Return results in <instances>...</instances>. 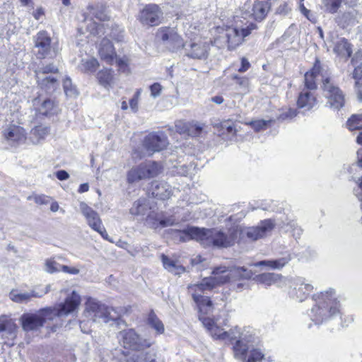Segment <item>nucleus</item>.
Returning a JSON list of instances; mask_svg holds the SVG:
<instances>
[{"label": "nucleus", "instance_id": "f257e3e1", "mask_svg": "<svg viewBox=\"0 0 362 362\" xmlns=\"http://www.w3.org/2000/svg\"><path fill=\"white\" fill-rule=\"evenodd\" d=\"M239 235V229L233 227L226 232L216 229H205L194 226L177 232L176 237L181 242L196 240L204 246H214L217 248H226L233 246Z\"/></svg>", "mask_w": 362, "mask_h": 362}, {"label": "nucleus", "instance_id": "f03ea898", "mask_svg": "<svg viewBox=\"0 0 362 362\" xmlns=\"http://www.w3.org/2000/svg\"><path fill=\"white\" fill-rule=\"evenodd\" d=\"M81 303V297L76 292L66 297L64 303L57 308H46L33 313H25L21 317V325L24 331H35L43 327L57 317L68 315L74 312Z\"/></svg>", "mask_w": 362, "mask_h": 362}, {"label": "nucleus", "instance_id": "7ed1b4c3", "mask_svg": "<svg viewBox=\"0 0 362 362\" xmlns=\"http://www.w3.org/2000/svg\"><path fill=\"white\" fill-rule=\"evenodd\" d=\"M316 305L312 308L309 316L312 321L319 325L339 313V303L332 289L315 296Z\"/></svg>", "mask_w": 362, "mask_h": 362}, {"label": "nucleus", "instance_id": "20e7f679", "mask_svg": "<svg viewBox=\"0 0 362 362\" xmlns=\"http://www.w3.org/2000/svg\"><path fill=\"white\" fill-rule=\"evenodd\" d=\"M319 73L320 61L316 60L313 69L305 74L304 86L298 94L297 105L303 111H309L317 104L315 93L317 88V81H319Z\"/></svg>", "mask_w": 362, "mask_h": 362}, {"label": "nucleus", "instance_id": "39448f33", "mask_svg": "<svg viewBox=\"0 0 362 362\" xmlns=\"http://www.w3.org/2000/svg\"><path fill=\"white\" fill-rule=\"evenodd\" d=\"M85 315L94 322L103 324L110 321L115 322L118 326H127L115 310L93 298H88L86 303Z\"/></svg>", "mask_w": 362, "mask_h": 362}, {"label": "nucleus", "instance_id": "423d86ee", "mask_svg": "<svg viewBox=\"0 0 362 362\" xmlns=\"http://www.w3.org/2000/svg\"><path fill=\"white\" fill-rule=\"evenodd\" d=\"M322 83V89L325 97L327 99L328 105L339 110L345 103V97L342 90L333 82L330 72L320 64L319 81Z\"/></svg>", "mask_w": 362, "mask_h": 362}, {"label": "nucleus", "instance_id": "0eeeda50", "mask_svg": "<svg viewBox=\"0 0 362 362\" xmlns=\"http://www.w3.org/2000/svg\"><path fill=\"white\" fill-rule=\"evenodd\" d=\"M212 276L204 278L199 284L188 286V290L192 293L201 294L210 291L217 286L227 283L230 280L228 269L226 267H218L214 269Z\"/></svg>", "mask_w": 362, "mask_h": 362}, {"label": "nucleus", "instance_id": "6e6552de", "mask_svg": "<svg viewBox=\"0 0 362 362\" xmlns=\"http://www.w3.org/2000/svg\"><path fill=\"white\" fill-rule=\"evenodd\" d=\"M162 171L161 165L154 161H148L132 168L127 173V182L134 183L144 179L158 176Z\"/></svg>", "mask_w": 362, "mask_h": 362}, {"label": "nucleus", "instance_id": "1a4fd4ad", "mask_svg": "<svg viewBox=\"0 0 362 362\" xmlns=\"http://www.w3.org/2000/svg\"><path fill=\"white\" fill-rule=\"evenodd\" d=\"M119 343L125 349L141 351L151 346V342L143 339L132 328L124 329L117 333Z\"/></svg>", "mask_w": 362, "mask_h": 362}, {"label": "nucleus", "instance_id": "9d476101", "mask_svg": "<svg viewBox=\"0 0 362 362\" xmlns=\"http://www.w3.org/2000/svg\"><path fill=\"white\" fill-rule=\"evenodd\" d=\"M275 225L274 220L264 219L256 226L246 227L239 230V235L247 238L251 241H255L270 235Z\"/></svg>", "mask_w": 362, "mask_h": 362}, {"label": "nucleus", "instance_id": "9b49d317", "mask_svg": "<svg viewBox=\"0 0 362 362\" xmlns=\"http://www.w3.org/2000/svg\"><path fill=\"white\" fill-rule=\"evenodd\" d=\"M158 38L170 50L175 52L185 47V42L176 27H161L156 33Z\"/></svg>", "mask_w": 362, "mask_h": 362}, {"label": "nucleus", "instance_id": "f8f14e48", "mask_svg": "<svg viewBox=\"0 0 362 362\" xmlns=\"http://www.w3.org/2000/svg\"><path fill=\"white\" fill-rule=\"evenodd\" d=\"M57 67L53 64L39 67L35 71V76L38 85L46 91H54L59 86L58 79L52 76H46L49 73H57Z\"/></svg>", "mask_w": 362, "mask_h": 362}, {"label": "nucleus", "instance_id": "ddd939ff", "mask_svg": "<svg viewBox=\"0 0 362 362\" xmlns=\"http://www.w3.org/2000/svg\"><path fill=\"white\" fill-rule=\"evenodd\" d=\"M228 332L230 333V336L228 337L226 340L230 341L233 340L236 341L235 345L233 346L235 357L238 359L245 360L246 353L250 347L248 344L252 341V336L247 337L246 334L243 333L240 334L238 327L232 329Z\"/></svg>", "mask_w": 362, "mask_h": 362}, {"label": "nucleus", "instance_id": "4468645a", "mask_svg": "<svg viewBox=\"0 0 362 362\" xmlns=\"http://www.w3.org/2000/svg\"><path fill=\"white\" fill-rule=\"evenodd\" d=\"M257 29L255 23H250L245 28L238 29L237 28H230L226 30V37L228 40V47L235 49L242 44L244 38L251 34L252 31Z\"/></svg>", "mask_w": 362, "mask_h": 362}, {"label": "nucleus", "instance_id": "2eb2a0df", "mask_svg": "<svg viewBox=\"0 0 362 362\" xmlns=\"http://www.w3.org/2000/svg\"><path fill=\"white\" fill-rule=\"evenodd\" d=\"M313 286L301 277H297L292 280L288 293L290 296L299 301H303L308 298L313 291Z\"/></svg>", "mask_w": 362, "mask_h": 362}, {"label": "nucleus", "instance_id": "dca6fc26", "mask_svg": "<svg viewBox=\"0 0 362 362\" xmlns=\"http://www.w3.org/2000/svg\"><path fill=\"white\" fill-rule=\"evenodd\" d=\"M163 13L160 8L154 4L146 5L140 12L139 19L142 24L154 26L161 22Z\"/></svg>", "mask_w": 362, "mask_h": 362}, {"label": "nucleus", "instance_id": "f3484780", "mask_svg": "<svg viewBox=\"0 0 362 362\" xmlns=\"http://www.w3.org/2000/svg\"><path fill=\"white\" fill-rule=\"evenodd\" d=\"M168 144V138L165 134L151 133L144 140V146L147 151L153 153L160 151Z\"/></svg>", "mask_w": 362, "mask_h": 362}, {"label": "nucleus", "instance_id": "a211bd4d", "mask_svg": "<svg viewBox=\"0 0 362 362\" xmlns=\"http://www.w3.org/2000/svg\"><path fill=\"white\" fill-rule=\"evenodd\" d=\"M185 55L192 59H205L208 57L210 44L206 41L199 40L192 42L189 45H185Z\"/></svg>", "mask_w": 362, "mask_h": 362}, {"label": "nucleus", "instance_id": "6ab92c4d", "mask_svg": "<svg viewBox=\"0 0 362 362\" xmlns=\"http://www.w3.org/2000/svg\"><path fill=\"white\" fill-rule=\"evenodd\" d=\"M4 138L13 146L23 144L26 140L25 130L21 126L9 124L3 131Z\"/></svg>", "mask_w": 362, "mask_h": 362}, {"label": "nucleus", "instance_id": "aec40b11", "mask_svg": "<svg viewBox=\"0 0 362 362\" xmlns=\"http://www.w3.org/2000/svg\"><path fill=\"white\" fill-rule=\"evenodd\" d=\"M51 38L45 31L39 32L35 38V52L38 58L44 59L50 52Z\"/></svg>", "mask_w": 362, "mask_h": 362}, {"label": "nucleus", "instance_id": "412c9836", "mask_svg": "<svg viewBox=\"0 0 362 362\" xmlns=\"http://www.w3.org/2000/svg\"><path fill=\"white\" fill-rule=\"evenodd\" d=\"M81 214L86 219L88 225L93 230L98 228L103 224L102 220L97 211L93 210L86 203L81 202L79 204Z\"/></svg>", "mask_w": 362, "mask_h": 362}, {"label": "nucleus", "instance_id": "4be33fe9", "mask_svg": "<svg viewBox=\"0 0 362 362\" xmlns=\"http://www.w3.org/2000/svg\"><path fill=\"white\" fill-rule=\"evenodd\" d=\"M199 320L214 339L226 341L228 337L230 336V332H227L218 327L213 319L200 316Z\"/></svg>", "mask_w": 362, "mask_h": 362}, {"label": "nucleus", "instance_id": "5701e85b", "mask_svg": "<svg viewBox=\"0 0 362 362\" xmlns=\"http://www.w3.org/2000/svg\"><path fill=\"white\" fill-rule=\"evenodd\" d=\"M347 127L350 131L358 130L359 134L356 138V141L362 144V117L361 115H353L347 121ZM358 165L362 168V148L357 151Z\"/></svg>", "mask_w": 362, "mask_h": 362}, {"label": "nucleus", "instance_id": "b1692460", "mask_svg": "<svg viewBox=\"0 0 362 362\" xmlns=\"http://www.w3.org/2000/svg\"><path fill=\"white\" fill-rule=\"evenodd\" d=\"M51 286L49 284L47 285L45 289L41 290L40 291H36L35 290L32 291L30 293H16L15 291H11L10 293L11 299L16 303H27L31 300L32 298H41L46 293H47L50 291Z\"/></svg>", "mask_w": 362, "mask_h": 362}, {"label": "nucleus", "instance_id": "393cba45", "mask_svg": "<svg viewBox=\"0 0 362 362\" xmlns=\"http://www.w3.org/2000/svg\"><path fill=\"white\" fill-rule=\"evenodd\" d=\"M98 53L100 59L106 63L109 64H112L114 63L116 52L110 40L104 38L101 40Z\"/></svg>", "mask_w": 362, "mask_h": 362}, {"label": "nucleus", "instance_id": "a878e982", "mask_svg": "<svg viewBox=\"0 0 362 362\" xmlns=\"http://www.w3.org/2000/svg\"><path fill=\"white\" fill-rule=\"evenodd\" d=\"M151 193L153 197L161 200H165L173 194V189L165 182L154 181L151 184Z\"/></svg>", "mask_w": 362, "mask_h": 362}, {"label": "nucleus", "instance_id": "bb28decb", "mask_svg": "<svg viewBox=\"0 0 362 362\" xmlns=\"http://www.w3.org/2000/svg\"><path fill=\"white\" fill-rule=\"evenodd\" d=\"M255 280L257 283L262 284L266 286L276 285L279 287H281L286 281V279L281 274L275 273H263L257 275L255 277Z\"/></svg>", "mask_w": 362, "mask_h": 362}, {"label": "nucleus", "instance_id": "cd10ccee", "mask_svg": "<svg viewBox=\"0 0 362 362\" xmlns=\"http://www.w3.org/2000/svg\"><path fill=\"white\" fill-rule=\"evenodd\" d=\"M130 213L134 216H145L152 214L153 216H155V214L153 211H151V207H149L148 202L146 199H139L136 201L132 207L130 209Z\"/></svg>", "mask_w": 362, "mask_h": 362}, {"label": "nucleus", "instance_id": "c85d7f7f", "mask_svg": "<svg viewBox=\"0 0 362 362\" xmlns=\"http://www.w3.org/2000/svg\"><path fill=\"white\" fill-rule=\"evenodd\" d=\"M271 4L268 1H256L252 6V15L256 21L263 20L270 10Z\"/></svg>", "mask_w": 362, "mask_h": 362}, {"label": "nucleus", "instance_id": "c756f323", "mask_svg": "<svg viewBox=\"0 0 362 362\" xmlns=\"http://www.w3.org/2000/svg\"><path fill=\"white\" fill-rule=\"evenodd\" d=\"M161 260L164 268L175 275H180L185 272V268L178 261L173 260L165 255H162Z\"/></svg>", "mask_w": 362, "mask_h": 362}, {"label": "nucleus", "instance_id": "7c9ffc66", "mask_svg": "<svg viewBox=\"0 0 362 362\" xmlns=\"http://www.w3.org/2000/svg\"><path fill=\"white\" fill-rule=\"evenodd\" d=\"M291 259V255L288 254L283 257L272 260H262L255 263V267L267 266L274 269H281L286 265Z\"/></svg>", "mask_w": 362, "mask_h": 362}, {"label": "nucleus", "instance_id": "2f4dec72", "mask_svg": "<svg viewBox=\"0 0 362 362\" xmlns=\"http://www.w3.org/2000/svg\"><path fill=\"white\" fill-rule=\"evenodd\" d=\"M192 296L201 313H207L212 310V302L207 296L199 293H192Z\"/></svg>", "mask_w": 362, "mask_h": 362}, {"label": "nucleus", "instance_id": "473e14b6", "mask_svg": "<svg viewBox=\"0 0 362 362\" xmlns=\"http://www.w3.org/2000/svg\"><path fill=\"white\" fill-rule=\"evenodd\" d=\"M146 223L151 228H157L158 226L164 228L173 226L176 221L173 217L162 219L157 217L156 214H155L154 217L151 214L146 218Z\"/></svg>", "mask_w": 362, "mask_h": 362}, {"label": "nucleus", "instance_id": "72a5a7b5", "mask_svg": "<svg viewBox=\"0 0 362 362\" xmlns=\"http://www.w3.org/2000/svg\"><path fill=\"white\" fill-rule=\"evenodd\" d=\"M334 52L339 56L349 58L352 53L350 44L348 41L342 37L339 38L334 44Z\"/></svg>", "mask_w": 362, "mask_h": 362}, {"label": "nucleus", "instance_id": "f704fd0d", "mask_svg": "<svg viewBox=\"0 0 362 362\" xmlns=\"http://www.w3.org/2000/svg\"><path fill=\"white\" fill-rule=\"evenodd\" d=\"M356 14L357 13L355 11L344 12L337 16L336 21L340 27L344 28L349 25H354L356 23Z\"/></svg>", "mask_w": 362, "mask_h": 362}, {"label": "nucleus", "instance_id": "c9c22d12", "mask_svg": "<svg viewBox=\"0 0 362 362\" xmlns=\"http://www.w3.org/2000/svg\"><path fill=\"white\" fill-rule=\"evenodd\" d=\"M97 78L99 83L105 88H108L111 86L113 80V75L111 69H103L97 74Z\"/></svg>", "mask_w": 362, "mask_h": 362}, {"label": "nucleus", "instance_id": "e433bc0d", "mask_svg": "<svg viewBox=\"0 0 362 362\" xmlns=\"http://www.w3.org/2000/svg\"><path fill=\"white\" fill-rule=\"evenodd\" d=\"M39 112L45 116L53 115L57 112V107L53 100L47 99L41 105Z\"/></svg>", "mask_w": 362, "mask_h": 362}, {"label": "nucleus", "instance_id": "4c0bfd02", "mask_svg": "<svg viewBox=\"0 0 362 362\" xmlns=\"http://www.w3.org/2000/svg\"><path fill=\"white\" fill-rule=\"evenodd\" d=\"M148 325L153 328L158 334L164 332V325L153 311L150 312L148 317Z\"/></svg>", "mask_w": 362, "mask_h": 362}, {"label": "nucleus", "instance_id": "58836bf2", "mask_svg": "<svg viewBox=\"0 0 362 362\" xmlns=\"http://www.w3.org/2000/svg\"><path fill=\"white\" fill-rule=\"evenodd\" d=\"M99 66L98 60L95 58H89L88 59H83L79 68L83 72H93Z\"/></svg>", "mask_w": 362, "mask_h": 362}, {"label": "nucleus", "instance_id": "ea45409f", "mask_svg": "<svg viewBox=\"0 0 362 362\" xmlns=\"http://www.w3.org/2000/svg\"><path fill=\"white\" fill-rule=\"evenodd\" d=\"M226 269H228V274L229 275L233 274L240 279H250L253 275L251 270H248L245 267H238L233 270H229L228 268Z\"/></svg>", "mask_w": 362, "mask_h": 362}, {"label": "nucleus", "instance_id": "a19ab883", "mask_svg": "<svg viewBox=\"0 0 362 362\" xmlns=\"http://www.w3.org/2000/svg\"><path fill=\"white\" fill-rule=\"evenodd\" d=\"M64 90L67 97L75 98L78 95L76 88L72 84L69 78H66L63 81Z\"/></svg>", "mask_w": 362, "mask_h": 362}, {"label": "nucleus", "instance_id": "79ce46f5", "mask_svg": "<svg viewBox=\"0 0 362 362\" xmlns=\"http://www.w3.org/2000/svg\"><path fill=\"white\" fill-rule=\"evenodd\" d=\"M325 9L331 13H334L344 0H322Z\"/></svg>", "mask_w": 362, "mask_h": 362}, {"label": "nucleus", "instance_id": "37998d69", "mask_svg": "<svg viewBox=\"0 0 362 362\" xmlns=\"http://www.w3.org/2000/svg\"><path fill=\"white\" fill-rule=\"evenodd\" d=\"M246 362H269L259 349H253L250 351Z\"/></svg>", "mask_w": 362, "mask_h": 362}, {"label": "nucleus", "instance_id": "c03bdc74", "mask_svg": "<svg viewBox=\"0 0 362 362\" xmlns=\"http://www.w3.org/2000/svg\"><path fill=\"white\" fill-rule=\"evenodd\" d=\"M32 134L35 136L37 141L45 139L49 134V128L46 126H37L32 129Z\"/></svg>", "mask_w": 362, "mask_h": 362}, {"label": "nucleus", "instance_id": "a18cd8bd", "mask_svg": "<svg viewBox=\"0 0 362 362\" xmlns=\"http://www.w3.org/2000/svg\"><path fill=\"white\" fill-rule=\"evenodd\" d=\"M194 168V166L192 163H189V165L183 164L175 166L174 173L178 175L188 176L192 174Z\"/></svg>", "mask_w": 362, "mask_h": 362}, {"label": "nucleus", "instance_id": "49530a36", "mask_svg": "<svg viewBox=\"0 0 362 362\" xmlns=\"http://www.w3.org/2000/svg\"><path fill=\"white\" fill-rule=\"evenodd\" d=\"M272 120L257 119L251 121L247 124L250 125L255 132H260L266 129L271 124Z\"/></svg>", "mask_w": 362, "mask_h": 362}, {"label": "nucleus", "instance_id": "de8ad7c7", "mask_svg": "<svg viewBox=\"0 0 362 362\" xmlns=\"http://www.w3.org/2000/svg\"><path fill=\"white\" fill-rule=\"evenodd\" d=\"M62 266L63 265L59 264L58 262L54 260L47 259L45 262V269L47 272L52 274L61 272Z\"/></svg>", "mask_w": 362, "mask_h": 362}, {"label": "nucleus", "instance_id": "09e8293b", "mask_svg": "<svg viewBox=\"0 0 362 362\" xmlns=\"http://www.w3.org/2000/svg\"><path fill=\"white\" fill-rule=\"evenodd\" d=\"M203 129V127L198 124L194 122H189L188 129L187 134L191 136H199Z\"/></svg>", "mask_w": 362, "mask_h": 362}, {"label": "nucleus", "instance_id": "8fccbe9b", "mask_svg": "<svg viewBox=\"0 0 362 362\" xmlns=\"http://www.w3.org/2000/svg\"><path fill=\"white\" fill-rule=\"evenodd\" d=\"M124 31L118 26L112 28L110 36L117 42H122L124 39Z\"/></svg>", "mask_w": 362, "mask_h": 362}, {"label": "nucleus", "instance_id": "3c124183", "mask_svg": "<svg viewBox=\"0 0 362 362\" xmlns=\"http://www.w3.org/2000/svg\"><path fill=\"white\" fill-rule=\"evenodd\" d=\"M126 362H146V356L143 352L134 353L129 355V357L126 359Z\"/></svg>", "mask_w": 362, "mask_h": 362}, {"label": "nucleus", "instance_id": "603ef678", "mask_svg": "<svg viewBox=\"0 0 362 362\" xmlns=\"http://www.w3.org/2000/svg\"><path fill=\"white\" fill-rule=\"evenodd\" d=\"M297 115V111L295 109L289 108L286 110L282 113H281L278 117L280 120H287L291 119Z\"/></svg>", "mask_w": 362, "mask_h": 362}, {"label": "nucleus", "instance_id": "864d4df0", "mask_svg": "<svg viewBox=\"0 0 362 362\" xmlns=\"http://www.w3.org/2000/svg\"><path fill=\"white\" fill-rule=\"evenodd\" d=\"M188 125H189V122H185L182 120L177 121L175 122V125L176 132L180 134H187V129H188Z\"/></svg>", "mask_w": 362, "mask_h": 362}, {"label": "nucleus", "instance_id": "5fc2aeb1", "mask_svg": "<svg viewBox=\"0 0 362 362\" xmlns=\"http://www.w3.org/2000/svg\"><path fill=\"white\" fill-rule=\"evenodd\" d=\"M162 89L163 88L160 83H154L150 86L151 95L154 98L158 97L161 93Z\"/></svg>", "mask_w": 362, "mask_h": 362}, {"label": "nucleus", "instance_id": "6e6d98bb", "mask_svg": "<svg viewBox=\"0 0 362 362\" xmlns=\"http://www.w3.org/2000/svg\"><path fill=\"white\" fill-rule=\"evenodd\" d=\"M288 226L292 229L293 236L297 239L299 238L302 234L303 230L295 222H291Z\"/></svg>", "mask_w": 362, "mask_h": 362}, {"label": "nucleus", "instance_id": "4d7b16f0", "mask_svg": "<svg viewBox=\"0 0 362 362\" xmlns=\"http://www.w3.org/2000/svg\"><path fill=\"white\" fill-rule=\"evenodd\" d=\"M233 79L236 80V83L238 84L240 88L245 89L249 85V80L246 77H238L237 75H234Z\"/></svg>", "mask_w": 362, "mask_h": 362}, {"label": "nucleus", "instance_id": "13d9d810", "mask_svg": "<svg viewBox=\"0 0 362 362\" xmlns=\"http://www.w3.org/2000/svg\"><path fill=\"white\" fill-rule=\"evenodd\" d=\"M93 15L97 19H98L100 21H107V20H108V18H109L108 16L107 15V13L105 12V11L103 8L96 10L93 13Z\"/></svg>", "mask_w": 362, "mask_h": 362}, {"label": "nucleus", "instance_id": "bf43d9fd", "mask_svg": "<svg viewBox=\"0 0 362 362\" xmlns=\"http://www.w3.org/2000/svg\"><path fill=\"white\" fill-rule=\"evenodd\" d=\"M95 231L98 232L103 237V239L110 243H113L112 239L110 238L103 224L100 226L98 228L95 229Z\"/></svg>", "mask_w": 362, "mask_h": 362}, {"label": "nucleus", "instance_id": "052dcab7", "mask_svg": "<svg viewBox=\"0 0 362 362\" xmlns=\"http://www.w3.org/2000/svg\"><path fill=\"white\" fill-rule=\"evenodd\" d=\"M114 62L117 64L119 69H124L128 64L129 59L127 57L117 58L116 56Z\"/></svg>", "mask_w": 362, "mask_h": 362}, {"label": "nucleus", "instance_id": "680f3d73", "mask_svg": "<svg viewBox=\"0 0 362 362\" xmlns=\"http://www.w3.org/2000/svg\"><path fill=\"white\" fill-rule=\"evenodd\" d=\"M35 203L39 204H47L49 203V197L43 194L36 195L34 197Z\"/></svg>", "mask_w": 362, "mask_h": 362}, {"label": "nucleus", "instance_id": "e2e57ef3", "mask_svg": "<svg viewBox=\"0 0 362 362\" xmlns=\"http://www.w3.org/2000/svg\"><path fill=\"white\" fill-rule=\"evenodd\" d=\"M353 77L356 81H362V64L355 68Z\"/></svg>", "mask_w": 362, "mask_h": 362}, {"label": "nucleus", "instance_id": "0e129e2a", "mask_svg": "<svg viewBox=\"0 0 362 362\" xmlns=\"http://www.w3.org/2000/svg\"><path fill=\"white\" fill-rule=\"evenodd\" d=\"M62 272L75 275L79 273V269L76 267H71L66 265H63L62 267Z\"/></svg>", "mask_w": 362, "mask_h": 362}, {"label": "nucleus", "instance_id": "69168bd1", "mask_svg": "<svg viewBox=\"0 0 362 362\" xmlns=\"http://www.w3.org/2000/svg\"><path fill=\"white\" fill-rule=\"evenodd\" d=\"M56 177L59 180H66L69 177V175L66 170H60L56 173Z\"/></svg>", "mask_w": 362, "mask_h": 362}, {"label": "nucleus", "instance_id": "338daca9", "mask_svg": "<svg viewBox=\"0 0 362 362\" xmlns=\"http://www.w3.org/2000/svg\"><path fill=\"white\" fill-rule=\"evenodd\" d=\"M250 66L249 62L246 59L243 58L241 60V66L238 69V71L245 72L250 68Z\"/></svg>", "mask_w": 362, "mask_h": 362}, {"label": "nucleus", "instance_id": "774afa93", "mask_svg": "<svg viewBox=\"0 0 362 362\" xmlns=\"http://www.w3.org/2000/svg\"><path fill=\"white\" fill-rule=\"evenodd\" d=\"M356 94L359 100L362 101V81H356Z\"/></svg>", "mask_w": 362, "mask_h": 362}]
</instances>
